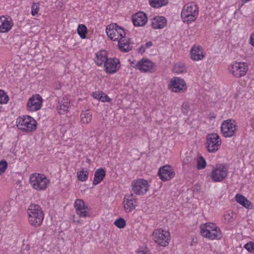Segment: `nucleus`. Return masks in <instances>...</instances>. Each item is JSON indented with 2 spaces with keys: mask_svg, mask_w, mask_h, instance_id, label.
<instances>
[{
  "mask_svg": "<svg viewBox=\"0 0 254 254\" xmlns=\"http://www.w3.org/2000/svg\"><path fill=\"white\" fill-rule=\"evenodd\" d=\"M206 165V161L203 157L200 156L197 158L196 168L198 170L204 169Z\"/></svg>",
  "mask_w": 254,
  "mask_h": 254,
  "instance_id": "obj_32",
  "label": "nucleus"
},
{
  "mask_svg": "<svg viewBox=\"0 0 254 254\" xmlns=\"http://www.w3.org/2000/svg\"><path fill=\"white\" fill-rule=\"evenodd\" d=\"M100 101L105 102H110L111 101V99L108 97V96L105 93H103V94L102 95L101 98L100 99Z\"/></svg>",
  "mask_w": 254,
  "mask_h": 254,
  "instance_id": "obj_43",
  "label": "nucleus"
},
{
  "mask_svg": "<svg viewBox=\"0 0 254 254\" xmlns=\"http://www.w3.org/2000/svg\"><path fill=\"white\" fill-rule=\"evenodd\" d=\"M220 132H222V124L221 125V126L220 127Z\"/></svg>",
  "mask_w": 254,
  "mask_h": 254,
  "instance_id": "obj_51",
  "label": "nucleus"
},
{
  "mask_svg": "<svg viewBox=\"0 0 254 254\" xmlns=\"http://www.w3.org/2000/svg\"><path fill=\"white\" fill-rule=\"evenodd\" d=\"M190 109V105L188 103H184L182 106V110L183 113L187 114Z\"/></svg>",
  "mask_w": 254,
  "mask_h": 254,
  "instance_id": "obj_42",
  "label": "nucleus"
},
{
  "mask_svg": "<svg viewBox=\"0 0 254 254\" xmlns=\"http://www.w3.org/2000/svg\"><path fill=\"white\" fill-rule=\"evenodd\" d=\"M236 123L234 120H227L223 122V136H232L236 130Z\"/></svg>",
  "mask_w": 254,
  "mask_h": 254,
  "instance_id": "obj_13",
  "label": "nucleus"
},
{
  "mask_svg": "<svg viewBox=\"0 0 254 254\" xmlns=\"http://www.w3.org/2000/svg\"><path fill=\"white\" fill-rule=\"evenodd\" d=\"M132 21L134 26H143L147 21V17L144 12L138 11L132 15Z\"/></svg>",
  "mask_w": 254,
  "mask_h": 254,
  "instance_id": "obj_17",
  "label": "nucleus"
},
{
  "mask_svg": "<svg viewBox=\"0 0 254 254\" xmlns=\"http://www.w3.org/2000/svg\"><path fill=\"white\" fill-rule=\"evenodd\" d=\"M105 176L106 172L103 168H100L97 169L95 172L93 185L96 186L100 184L105 177Z\"/></svg>",
  "mask_w": 254,
  "mask_h": 254,
  "instance_id": "obj_23",
  "label": "nucleus"
},
{
  "mask_svg": "<svg viewBox=\"0 0 254 254\" xmlns=\"http://www.w3.org/2000/svg\"><path fill=\"white\" fill-rule=\"evenodd\" d=\"M203 237H205L210 239H220L221 238V232L220 230L219 229L218 231L217 229L215 230L214 231H211L210 234L207 235V236H203Z\"/></svg>",
  "mask_w": 254,
  "mask_h": 254,
  "instance_id": "obj_30",
  "label": "nucleus"
},
{
  "mask_svg": "<svg viewBox=\"0 0 254 254\" xmlns=\"http://www.w3.org/2000/svg\"><path fill=\"white\" fill-rule=\"evenodd\" d=\"M69 105V100L67 98L64 97L61 100L59 101L57 110L60 114H64L68 111Z\"/></svg>",
  "mask_w": 254,
  "mask_h": 254,
  "instance_id": "obj_20",
  "label": "nucleus"
},
{
  "mask_svg": "<svg viewBox=\"0 0 254 254\" xmlns=\"http://www.w3.org/2000/svg\"><path fill=\"white\" fill-rule=\"evenodd\" d=\"M13 26L11 20H9L4 16H0V32L4 33L9 31Z\"/></svg>",
  "mask_w": 254,
  "mask_h": 254,
  "instance_id": "obj_18",
  "label": "nucleus"
},
{
  "mask_svg": "<svg viewBox=\"0 0 254 254\" xmlns=\"http://www.w3.org/2000/svg\"><path fill=\"white\" fill-rule=\"evenodd\" d=\"M88 209V207L87 206H84L83 207H82L80 209V211L78 213H76L77 215L79 216L80 217H86L89 216V213L87 211Z\"/></svg>",
  "mask_w": 254,
  "mask_h": 254,
  "instance_id": "obj_37",
  "label": "nucleus"
},
{
  "mask_svg": "<svg viewBox=\"0 0 254 254\" xmlns=\"http://www.w3.org/2000/svg\"><path fill=\"white\" fill-rule=\"evenodd\" d=\"M236 201L240 205L248 209H252L253 208L252 203L243 195L237 193L235 195Z\"/></svg>",
  "mask_w": 254,
  "mask_h": 254,
  "instance_id": "obj_21",
  "label": "nucleus"
},
{
  "mask_svg": "<svg viewBox=\"0 0 254 254\" xmlns=\"http://www.w3.org/2000/svg\"><path fill=\"white\" fill-rule=\"evenodd\" d=\"M145 48L144 46H141L138 49V53L141 54H143L145 52Z\"/></svg>",
  "mask_w": 254,
  "mask_h": 254,
  "instance_id": "obj_46",
  "label": "nucleus"
},
{
  "mask_svg": "<svg viewBox=\"0 0 254 254\" xmlns=\"http://www.w3.org/2000/svg\"><path fill=\"white\" fill-rule=\"evenodd\" d=\"M137 254H149L147 249H144L143 250H139L137 252Z\"/></svg>",
  "mask_w": 254,
  "mask_h": 254,
  "instance_id": "obj_45",
  "label": "nucleus"
},
{
  "mask_svg": "<svg viewBox=\"0 0 254 254\" xmlns=\"http://www.w3.org/2000/svg\"><path fill=\"white\" fill-rule=\"evenodd\" d=\"M152 45H153L152 42L151 41H149V42H147L143 46H144L146 49V48H149L151 47L152 46Z\"/></svg>",
  "mask_w": 254,
  "mask_h": 254,
  "instance_id": "obj_47",
  "label": "nucleus"
},
{
  "mask_svg": "<svg viewBox=\"0 0 254 254\" xmlns=\"http://www.w3.org/2000/svg\"><path fill=\"white\" fill-rule=\"evenodd\" d=\"M169 237V232L161 229L155 230L153 233V239L154 242L163 247L168 244Z\"/></svg>",
  "mask_w": 254,
  "mask_h": 254,
  "instance_id": "obj_7",
  "label": "nucleus"
},
{
  "mask_svg": "<svg viewBox=\"0 0 254 254\" xmlns=\"http://www.w3.org/2000/svg\"><path fill=\"white\" fill-rule=\"evenodd\" d=\"M250 43L254 47V33L252 34L250 38Z\"/></svg>",
  "mask_w": 254,
  "mask_h": 254,
  "instance_id": "obj_48",
  "label": "nucleus"
},
{
  "mask_svg": "<svg viewBox=\"0 0 254 254\" xmlns=\"http://www.w3.org/2000/svg\"><path fill=\"white\" fill-rule=\"evenodd\" d=\"M75 208L76 213H78L80 211V208L85 206V202L82 199H76L74 204Z\"/></svg>",
  "mask_w": 254,
  "mask_h": 254,
  "instance_id": "obj_33",
  "label": "nucleus"
},
{
  "mask_svg": "<svg viewBox=\"0 0 254 254\" xmlns=\"http://www.w3.org/2000/svg\"><path fill=\"white\" fill-rule=\"evenodd\" d=\"M7 167V163L5 160L0 161V175H1L6 170Z\"/></svg>",
  "mask_w": 254,
  "mask_h": 254,
  "instance_id": "obj_39",
  "label": "nucleus"
},
{
  "mask_svg": "<svg viewBox=\"0 0 254 254\" xmlns=\"http://www.w3.org/2000/svg\"><path fill=\"white\" fill-rule=\"evenodd\" d=\"M104 67L107 73H114L120 68V61L116 58H108L106 62L104 63Z\"/></svg>",
  "mask_w": 254,
  "mask_h": 254,
  "instance_id": "obj_14",
  "label": "nucleus"
},
{
  "mask_svg": "<svg viewBox=\"0 0 254 254\" xmlns=\"http://www.w3.org/2000/svg\"><path fill=\"white\" fill-rule=\"evenodd\" d=\"M248 69V65L245 62H235L229 66L231 73L236 78L244 76Z\"/></svg>",
  "mask_w": 254,
  "mask_h": 254,
  "instance_id": "obj_6",
  "label": "nucleus"
},
{
  "mask_svg": "<svg viewBox=\"0 0 254 254\" xmlns=\"http://www.w3.org/2000/svg\"><path fill=\"white\" fill-rule=\"evenodd\" d=\"M8 100V96L3 91L0 90V104L6 103Z\"/></svg>",
  "mask_w": 254,
  "mask_h": 254,
  "instance_id": "obj_38",
  "label": "nucleus"
},
{
  "mask_svg": "<svg viewBox=\"0 0 254 254\" xmlns=\"http://www.w3.org/2000/svg\"><path fill=\"white\" fill-rule=\"evenodd\" d=\"M137 206V202L133 198V194L125 195L124 198V207L127 213H129L134 210Z\"/></svg>",
  "mask_w": 254,
  "mask_h": 254,
  "instance_id": "obj_16",
  "label": "nucleus"
},
{
  "mask_svg": "<svg viewBox=\"0 0 254 254\" xmlns=\"http://www.w3.org/2000/svg\"><path fill=\"white\" fill-rule=\"evenodd\" d=\"M148 188L147 181L143 179L135 180L131 184V190L136 195H143L148 191Z\"/></svg>",
  "mask_w": 254,
  "mask_h": 254,
  "instance_id": "obj_8",
  "label": "nucleus"
},
{
  "mask_svg": "<svg viewBox=\"0 0 254 254\" xmlns=\"http://www.w3.org/2000/svg\"><path fill=\"white\" fill-rule=\"evenodd\" d=\"M251 0H243V3H246L249 1H250Z\"/></svg>",
  "mask_w": 254,
  "mask_h": 254,
  "instance_id": "obj_49",
  "label": "nucleus"
},
{
  "mask_svg": "<svg viewBox=\"0 0 254 254\" xmlns=\"http://www.w3.org/2000/svg\"><path fill=\"white\" fill-rule=\"evenodd\" d=\"M16 123L19 129L26 132H31L37 128V122L29 116L19 117L17 119Z\"/></svg>",
  "mask_w": 254,
  "mask_h": 254,
  "instance_id": "obj_4",
  "label": "nucleus"
},
{
  "mask_svg": "<svg viewBox=\"0 0 254 254\" xmlns=\"http://www.w3.org/2000/svg\"><path fill=\"white\" fill-rule=\"evenodd\" d=\"M134 67L143 72H153L155 70L154 64L148 59L141 60Z\"/></svg>",
  "mask_w": 254,
  "mask_h": 254,
  "instance_id": "obj_12",
  "label": "nucleus"
},
{
  "mask_svg": "<svg viewBox=\"0 0 254 254\" xmlns=\"http://www.w3.org/2000/svg\"><path fill=\"white\" fill-rule=\"evenodd\" d=\"M254 244L253 242H249L246 244L244 248L249 252H252L254 250Z\"/></svg>",
  "mask_w": 254,
  "mask_h": 254,
  "instance_id": "obj_41",
  "label": "nucleus"
},
{
  "mask_svg": "<svg viewBox=\"0 0 254 254\" xmlns=\"http://www.w3.org/2000/svg\"><path fill=\"white\" fill-rule=\"evenodd\" d=\"M29 182L33 188L37 190H45L49 183L45 175L38 173L32 174Z\"/></svg>",
  "mask_w": 254,
  "mask_h": 254,
  "instance_id": "obj_5",
  "label": "nucleus"
},
{
  "mask_svg": "<svg viewBox=\"0 0 254 254\" xmlns=\"http://www.w3.org/2000/svg\"><path fill=\"white\" fill-rule=\"evenodd\" d=\"M43 99L39 94L33 95L28 100L27 103V110L30 112L39 110L42 106Z\"/></svg>",
  "mask_w": 254,
  "mask_h": 254,
  "instance_id": "obj_11",
  "label": "nucleus"
},
{
  "mask_svg": "<svg viewBox=\"0 0 254 254\" xmlns=\"http://www.w3.org/2000/svg\"><path fill=\"white\" fill-rule=\"evenodd\" d=\"M77 31V33L82 39L86 38L87 29L85 25L79 24L78 26Z\"/></svg>",
  "mask_w": 254,
  "mask_h": 254,
  "instance_id": "obj_29",
  "label": "nucleus"
},
{
  "mask_svg": "<svg viewBox=\"0 0 254 254\" xmlns=\"http://www.w3.org/2000/svg\"><path fill=\"white\" fill-rule=\"evenodd\" d=\"M223 178L224 177V176L225 175H226V173H225V171H224V167L223 166Z\"/></svg>",
  "mask_w": 254,
  "mask_h": 254,
  "instance_id": "obj_50",
  "label": "nucleus"
},
{
  "mask_svg": "<svg viewBox=\"0 0 254 254\" xmlns=\"http://www.w3.org/2000/svg\"><path fill=\"white\" fill-rule=\"evenodd\" d=\"M190 55L191 59L193 61L202 60L204 57L202 47L193 46L190 50Z\"/></svg>",
  "mask_w": 254,
  "mask_h": 254,
  "instance_id": "obj_19",
  "label": "nucleus"
},
{
  "mask_svg": "<svg viewBox=\"0 0 254 254\" xmlns=\"http://www.w3.org/2000/svg\"><path fill=\"white\" fill-rule=\"evenodd\" d=\"M168 2V0H149V4L154 8H159L166 5Z\"/></svg>",
  "mask_w": 254,
  "mask_h": 254,
  "instance_id": "obj_28",
  "label": "nucleus"
},
{
  "mask_svg": "<svg viewBox=\"0 0 254 254\" xmlns=\"http://www.w3.org/2000/svg\"><path fill=\"white\" fill-rule=\"evenodd\" d=\"M211 179L214 182H221L222 180V168H214L211 172Z\"/></svg>",
  "mask_w": 254,
  "mask_h": 254,
  "instance_id": "obj_26",
  "label": "nucleus"
},
{
  "mask_svg": "<svg viewBox=\"0 0 254 254\" xmlns=\"http://www.w3.org/2000/svg\"><path fill=\"white\" fill-rule=\"evenodd\" d=\"M221 141L219 136L217 133L208 134L206 137L207 150L210 152H213L218 149Z\"/></svg>",
  "mask_w": 254,
  "mask_h": 254,
  "instance_id": "obj_9",
  "label": "nucleus"
},
{
  "mask_svg": "<svg viewBox=\"0 0 254 254\" xmlns=\"http://www.w3.org/2000/svg\"><path fill=\"white\" fill-rule=\"evenodd\" d=\"M158 176L162 181L165 182L174 177L175 173L170 165H165L159 169Z\"/></svg>",
  "mask_w": 254,
  "mask_h": 254,
  "instance_id": "obj_15",
  "label": "nucleus"
},
{
  "mask_svg": "<svg viewBox=\"0 0 254 254\" xmlns=\"http://www.w3.org/2000/svg\"><path fill=\"white\" fill-rule=\"evenodd\" d=\"M89 173L87 171L81 170L77 173L78 180L81 182L85 181L88 179Z\"/></svg>",
  "mask_w": 254,
  "mask_h": 254,
  "instance_id": "obj_31",
  "label": "nucleus"
},
{
  "mask_svg": "<svg viewBox=\"0 0 254 254\" xmlns=\"http://www.w3.org/2000/svg\"><path fill=\"white\" fill-rule=\"evenodd\" d=\"M234 213L233 211L229 210L226 211L225 214L223 215L225 222L227 223L231 222L234 219Z\"/></svg>",
  "mask_w": 254,
  "mask_h": 254,
  "instance_id": "obj_35",
  "label": "nucleus"
},
{
  "mask_svg": "<svg viewBox=\"0 0 254 254\" xmlns=\"http://www.w3.org/2000/svg\"><path fill=\"white\" fill-rule=\"evenodd\" d=\"M167 20L163 16H156L152 20V26L154 29H162L166 26Z\"/></svg>",
  "mask_w": 254,
  "mask_h": 254,
  "instance_id": "obj_22",
  "label": "nucleus"
},
{
  "mask_svg": "<svg viewBox=\"0 0 254 254\" xmlns=\"http://www.w3.org/2000/svg\"><path fill=\"white\" fill-rule=\"evenodd\" d=\"M107 56L106 51H101L96 54L94 61L98 65H102L103 64H104L106 61L108 60Z\"/></svg>",
  "mask_w": 254,
  "mask_h": 254,
  "instance_id": "obj_24",
  "label": "nucleus"
},
{
  "mask_svg": "<svg viewBox=\"0 0 254 254\" xmlns=\"http://www.w3.org/2000/svg\"><path fill=\"white\" fill-rule=\"evenodd\" d=\"M200 234L202 236H207L210 234L211 231L217 229V227L214 223H206L200 227Z\"/></svg>",
  "mask_w": 254,
  "mask_h": 254,
  "instance_id": "obj_25",
  "label": "nucleus"
},
{
  "mask_svg": "<svg viewBox=\"0 0 254 254\" xmlns=\"http://www.w3.org/2000/svg\"><path fill=\"white\" fill-rule=\"evenodd\" d=\"M114 224L118 228L122 229L125 227L126 222L124 218H119L114 222Z\"/></svg>",
  "mask_w": 254,
  "mask_h": 254,
  "instance_id": "obj_36",
  "label": "nucleus"
},
{
  "mask_svg": "<svg viewBox=\"0 0 254 254\" xmlns=\"http://www.w3.org/2000/svg\"><path fill=\"white\" fill-rule=\"evenodd\" d=\"M198 15V8L197 5L193 2L186 4L182 11L181 17L184 22L189 23L194 21Z\"/></svg>",
  "mask_w": 254,
  "mask_h": 254,
  "instance_id": "obj_3",
  "label": "nucleus"
},
{
  "mask_svg": "<svg viewBox=\"0 0 254 254\" xmlns=\"http://www.w3.org/2000/svg\"><path fill=\"white\" fill-rule=\"evenodd\" d=\"M106 32L111 40L118 42L119 48L121 51L127 52L131 50L129 43L130 40L128 38L126 39L124 29L118 26L117 23L108 25Z\"/></svg>",
  "mask_w": 254,
  "mask_h": 254,
  "instance_id": "obj_1",
  "label": "nucleus"
},
{
  "mask_svg": "<svg viewBox=\"0 0 254 254\" xmlns=\"http://www.w3.org/2000/svg\"><path fill=\"white\" fill-rule=\"evenodd\" d=\"M81 122L82 124H87L92 119V115L89 110H87L81 113L80 115Z\"/></svg>",
  "mask_w": 254,
  "mask_h": 254,
  "instance_id": "obj_27",
  "label": "nucleus"
},
{
  "mask_svg": "<svg viewBox=\"0 0 254 254\" xmlns=\"http://www.w3.org/2000/svg\"><path fill=\"white\" fill-rule=\"evenodd\" d=\"M29 223L34 226H40L44 219V213L38 204H31L27 209Z\"/></svg>",
  "mask_w": 254,
  "mask_h": 254,
  "instance_id": "obj_2",
  "label": "nucleus"
},
{
  "mask_svg": "<svg viewBox=\"0 0 254 254\" xmlns=\"http://www.w3.org/2000/svg\"><path fill=\"white\" fill-rule=\"evenodd\" d=\"M38 4L39 3H36L35 2L33 3L31 6V14L33 16H35L38 13L39 9Z\"/></svg>",
  "mask_w": 254,
  "mask_h": 254,
  "instance_id": "obj_40",
  "label": "nucleus"
},
{
  "mask_svg": "<svg viewBox=\"0 0 254 254\" xmlns=\"http://www.w3.org/2000/svg\"><path fill=\"white\" fill-rule=\"evenodd\" d=\"M103 94V92L102 91H98L97 93H93V96L94 98L97 99L100 101V99L101 98L102 95Z\"/></svg>",
  "mask_w": 254,
  "mask_h": 254,
  "instance_id": "obj_44",
  "label": "nucleus"
},
{
  "mask_svg": "<svg viewBox=\"0 0 254 254\" xmlns=\"http://www.w3.org/2000/svg\"><path fill=\"white\" fill-rule=\"evenodd\" d=\"M186 70V67L183 64H176L174 67V71L177 73H183Z\"/></svg>",
  "mask_w": 254,
  "mask_h": 254,
  "instance_id": "obj_34",
  "label": "nucleus"
},
{
  "mask_svg": "<svg viewBox=\"0 0 254 254\" xmlns=\"http://www.w3.org/2000/svg\"><path fill=\"white\" fill-rule=\"evenodd\" d=\"M169 88L174 92L185 91L187 89L185 81L180 77H175L170 80Z\"/></svg>",
  "mask_w": 254,
  "mask_h": 254,
  "instance_id": "obj_10",
  "label": "nucleus"
}]
</instances>
